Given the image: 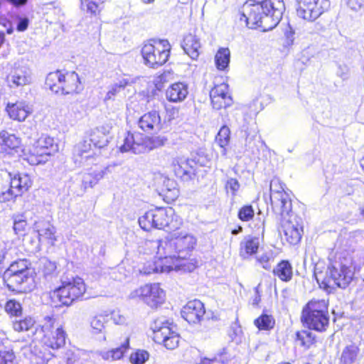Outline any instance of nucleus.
<instances>
[{
	"instance_id": "obj_57",
	"label": "nucleus",
	"mask_w": 364,
	"mask_h": 364,
	"mask_svg": "<svg viewBox=\"0 0 364 364\" xmlns=\"http://www.w3.org/2000/svg\"><path fill=\"white\" fill-rule=\"evenodd\" d=\"M269 260L270 257L267 254H263L257 258V262L259 263L262 267L267 270H269L271 269Z\"/></svg>"
},
{
	"instance_id": "obj_41",
	"label": "nucleus",
	"mask_w": 364,
	"mask_h": 364,
	"mask_svg": "<svg viewBox=\"0 0 364 364\" xmlns=\"http://www.w3.org/2000/svg\"><path fill=\"white\" fill-rule=\"evenodd\" d=\"M36 321L31 316H26L19 320H14L12 326L15 331L23 332L31 330L35 325Z\"/></svg>"
},
{
	"instance_id": "obj_43",
	"label": "nucleus",
	"mask_w": 364,
	"mask_h": 364,
	"mask_svg": "<svg viewBox=\"0 0 364 364\" xmlns=\"http://www.w3.org/2000/svg\"><path fill=\"white\" fill-rule=\"evenodd\" d=\"M92 141L89 139H84L77 144L74 149V154L81 157V159L87 160L91 155L88 154L92 149Z\"/></svg>"
},
{
	"instance_id": "obj_31",
	"label": "nucleus",
	"mask_w": 364,
	"mask_h": 364,
	"mask_svg": "<svg viewBox=\"0 0 364 364\" xmlns=\"http://www.w3.org/2000/svg\"><path fill=\"white\" fill-rule=\"evenodd\" d=\"M273 274L284 282H289L293 277V268L288 260H282L273 269Z\"/></svg>"
},
{
	"instance_id": "obj_17",
	"label": "nucleus",
	"mask_w": 364,
	"mask_h": 364,
	"mask_svg": "<svg viewBox=\"0 0 364 364\" xmlns=\"http://www.w3.org/2000/svg\"><path fill=\"white\" fill-rule=\"evenodd\" d=\"M289 218L282 224V230L285 240L290 245L299 242L303 233V222L301 218L289 213Z\"/></svg>"
},
{
	"instance_id": "obj_22",
	"label": "nucleus",
	"mask_w": 364,
	"mask_h": 364,
	"mask_svg": "<svg viewBox=\"0 0 364 364\" xmlns=\"http://www.w3.org/2000/svg\"><path fill=\"white\" fill-rule=\"evenodd\" d=\"M138 125L145 132L159 131L161 123L159 112L154 110L144 114L138 120Z\"/></svg>"
},
{
	"instance_id": "obj_24",
	"label": "nucleus",
	"mask_w": 364,
	"mask_h": 364,
	"mask_svg": "<svg viewBox=\"0 0 364 364\" xmlns=\"http://www.w3.org/2000/svg\"><path fill=\"white\" fill-rule=\"evenodd\" d=\"M188 94V85L184 82H175L166 90V98L171 102H181Z\"/></svg>"
},
{
	"instance_id": "obj_54",
	"label": "nucleus",
	"mask_w": 364,
	"mask_h": 364,
	"mask_svg": "<svg viewBox=\"0 0 364 364\" xmlns=\"http://www.w3.org/2000/svg\"><path fill=\"white\" fill-rule=\"evenodd\" d=\"M111 318L114 323L117 325H123L127 322V318L119 311H113L111 314Z\"/></svg>"
},
{
	"instance_id": "obj_42",
	"label": "nucleus",
	"mask_w": 364,
	"mask_h": 364,
	"mask_svg": "<svg viewBox=\"0 0 364 364\" xmlns=\"http://www.w3.org/2000/svg\"><path fill=\"white\" fill-rule=\"evenodd\" d=\"M254 323L259 330L269 331L274 328L275 320L272 315L262 314L255 320Z\"/></svg>"
},
{
	"instance_id": "obj_18",
	"label": "nucleus",
	"mask_w": 364,
	"mask_h": 364,
	"mask_svg": "<svg viewBox=\"0 0 364 364\" xmlns=\"http://www.w3.org/2000/svg\"><path fill=\"white\" fill-rule=\"evenodd\" d=\"M172 166L176 176L183 181L190 180L195 175L196 162L193 159L177 157L173 159Z\"/></svg>"
},
{
	"instance_id": "obj_55",
	"label": "nucleus",
	"mask_w": 364,
	"mask_h": 364,
	"mask_svg": "<svg viewBox=\"0 0 364 364\" xmlns=\"http://www.w3.org/2000/svg\"><path fill=\"white\" fill-rule=\"evenodd\" d=\"M286 41L285 45L290 46L294 43L295 31L290 25L288 26L284 33Z\"/></svg>"
},
{
	"instance_id": "obj_15",
	"label": "nucleus",
	"mask_w": 364,
	"mask_h": 364,
	"mask_svg": "<svg viewBox=\"0 0 364 364\" xmlns=\"http://www.w3.org/2000/svg\"><path fill=\"white\" fill-rule=\"evenodd\" d=\"M3 279L7 288L11 291L26 293L35 287L32 272H23L20 274L4 275Z\"/></svg>"
},
{
	"instance_id": "obj_2",
	"label": "nucleus",
	"mask_w": 364,
	"mask_h": 364,
	"mask_svg": "<svg viewBox=\"0 0 364 364\" xmlns=\"http://www.w3.org/2000/svg\"><path fill=\"white\" fill-rule=\"evenodd\" d=\"M284 10L283 0H248L243 6L240 20L250 28L260 27L267 31L278 25Z\"/></svg>"
},
{
	"instance_id": "obj_1",
	"label": "nucleus",
	"mask_w": 364,
	"mask_h": 364,
	"mask_svg": "<svg viewBox=\"0 0 364 364\" xmlns=\"http://www.w3.org/2000/svg\"><path fill=\"white\" fill-rule=\"evenodd\" d=\"M196 238L186 232H175L164 239L157 240L158 260L148 262L140 270L144 274L152 273H168L172 270L192 272L194 264L188 262V259L196 245Z\"/></svg>"
},
{
	"instance_id": "obj_45",
	"label": "nucleus",
	"mask_w": 364,
	"mask_h": 364,
	"mask_svg": "<svg viewBox=\"0 0 364 364\" xmlns=\"http://www.w3.org/2000/svg\"><path fill=\"white\" fill-rule=\"evenodd\" d=\"M149 358V353L145 350L138 349L131 353L129 360L132 364H144Z\"/></svg>"
},
{
	"instance_id": "obj_16",
	"label": "nucleus",
	"mask_w": 364,
	"mask_h": 364,
	"mask_svg": "<svg viewBox=\"0 0 364 364\" xmlns=\"http://www.w3.org/2000/svg\"><path fill=\"white\" fill-rule=\"evenodd\" d=\"M7 85L11 89H16L31 83L32 77L30 69L15 63L6 76Z\"/></svg>"
},
{
	"instance_id": "obj_50",
	"label": "nucleus",
	"mask_w": 364,
	"mask_h": 364,
	"mask_svg": "<svg viewBox=\"0 0 364 364\" xmlns=\"http://www.w3.org/2000/svg\"><path fill=\"white\" fill-rule=\"evenodd\" d=\"M15 359L12 350H0V364H16Z\"/></svg>"
},
{
	"instance_id": "obj_6",
	"label": "nucleus",
	"mask_w": 364,
	"mask_h": 364,
	"mask_svg": "<svg viewBox=\"0 0 364 364\" xmlns=\"http://www.w3.org/2000/svg\"><path fill=\"white\" fill-rule=\"evenodd\" d=\"M22 150L20 157L30 165L36 166L48 161L49 157L57 151L53 138L42 134L35 140L31 146Z\"/></svg>"
},
{
	"instance_id": "obj_8",
	"label": "nucleus",
	"mask_w": 364,
	"mask_h": 364,
	"mask_svg": "<svg viewBox=\"0 0 364 364\" xmlns=\"http://www.w3.org/2000/svg\"><path fill=\"white\" fill-rule=\"evenodd\" d=\"M170 54V46L167 41H154L144 44L141 55L145 65L150 68H158L166 63Z\"/></svg>"
},
{
	"instance_id": "obj_39",
	"label": "nucleus",
	"mask_w": 364,
	"mask_h": 364,
	"mask_svg": "<svg viewBox=\"0 0 364 364\" xmlns=\"http://www.w3.org/2000/svg\"><path fill=\"white\" fill-rule=\"evenodd\" d=\"M4 309L11 317L21 316L23 313L21 304L15 299H8L4 306Z\"/></svg>"
},
{
	"instance_id": "obj_53",
	"label": "nucleus",
	"mask_w": 364,
	"mask_h": 364,
	"mask_svg": "<svg viewBox=\"0 0 364 364\" xmlns=\"http://www.w3.org/2000/svg\"><path fill=\"white\" fill-rule=\"evenodd\" d=\"M122 90L119 88V87L114 83L113 85L109 87V90L105 97L104 101L107 102L109 100H114L115 97Z\"/></svg>"
},
{
	"instance_id": "obj_9",
	"label": "nucleus",
	"mask_w": 364,
	"mask_h": 364,
	"mask_svg": "<svg viewBox=\"0 0 364 364\" xmlns=\"http://www.w3.org/2000/svg\"><path fill=\"white\" fill-rule=\"evenodd\" d=\"M86 291L84 280L80 277L73 278L68 282H63L53 293L52 297L56 298L61 304L71 305L75 300L80 299Z\"/></svg>"
},
{
	"instance_id": "obj_49",
	"label": "nucleus",
	"mask_w": 364,
	"mask_h": 364,
	"mask_svg": "<svg viewBox=\"0 0 364 364\" xmlns=\"http://www.w3.org/2000/svg\"><path fill=\"white\" fill-rule=\"evenodd\" d=\"M257 136V132L255 129L247 132L245 145L247 150L252 151L255 149Z\"/></svg>"
},
{
	"instance_id": "obj_23",
	"label": "nucleus",
	"mask_w": 364,
	"mask_h": 364,
	"mask_svg": "<svg viewBox=\"0 0 364 364\" xmlns=\"http://www.w3.org/2000/svg\"><path fill=\"white\" fill-rule=\"evenodd\" d=\"M158 189L159 194L168 200H176L179 194L178 189L176 188V183L164 176H161L159 178Z\"/></svg>"
},
{
	"instance_id": "obj_63",
	"label": "nucleus",
	"mask_w": 364,
	"mask_h": 364,
	"mask_svg": "<svg viewBox=\"0 0 364 364\" xmlns=\"http://www.w3.org/2000/svg\"><path fill=\"white\" fill-rule=\"evenodd\" d=\"M0 25H2L6 28L7 33L11 34L13 33V28L11 22L1 16H0Z\"/></svg>"
},
{
	"instance_id": "obj_60",
	"label": "nucleus",
	"mask_w": 364,
	"mask_h": 364,
	"mask_svg": "<svg viewBox=\"0 0 364 364\" xmlns=\"http://www.w3.org/2000/svg\"><path fill=\"white\" fill-rule=\"evenodd\" d=\"M348 71L349 70L347 65H339L336 71V74L338 76L345 80L348 77Z\"/></svg>"
},
{
	"instance_id": "obj_14",
	"label": "nucleus",
	"mask_w": 364,
	"mask_h": 364,
	"mask_svg": "<svg viewBox=\"0 0 364 364\" xmlns=\"http://www.w3.org/2000/svg\"><path fill=\"white\" fill-rule=\"evenodd\" d=\"M10 176V187L6 191L0 193V203H5L10 200L21 196L23 193L27 191L31 186L32 181L30 176L26 173H15Z\"/></svg>"
},
{
	"instance_id": "obj_35",
	"label": "nucleus",
	"mask_w": 364,
	"mask_h": 364,
	"mask_svg": "<svg viewBox=\"0 0 364 364\" xmlns=\"http://www.w3.org/2000/svg\"><path fill=\"white\" fill-rule=\"evenodd\" d=\"M29 262L26 259H19L12 262L9 267L4 272V275H14L20 274L23 272H31V269L28 267Z\"/></svg>"
},
{
	"instance_id": "obj_61",
	"label": "nucleus",
	"mask_w": 364,
	"mask_h": 364,
	"mask_svg": "<svg viewBox=\"0 0 364 364\" xmlns=\"http://www.w3.org/2000/svg\"><path fill=\"white\" fill-rule=\"evenodd\" d=\"M347 4L351 9L357 11L364 6V0H348Z\"/></svg>"
},
{
	"instance_id": "obj_27",
	"label": "nucleus",
	"mask_w": 364,
	"mask_h": 364,
	"mask_svg": "<svg viewBox=\"0 0 364 364\" xmlns=\"http://www.w3.org/2000/svg\"><path fill=\"white\" fill-rule=\"evenodd\" d=\"M200 47V38L197 36L189 33L184 37L182 48L191 59L196 60L198 58Z\"/></svg>"
},
{
	"instance_id": "obj_32",
	"label": "nucleus",
	"mask_w": 364,
	"mask_h": 364,
	"mask_svg": "<svg viewBox=\"0 0 364 364\" xmlns=\"http://www.w3.org/2000/svg\"><path fill=\"white\" fill-rule=\"evenodd\" d=\"M151 328L154 333V339L156 338L161 339L162 335L169 333L172 328L171 327V323L165 318H159L154 320L151 326Z\"/></svg>"
},
{
	"instance_id": "obj_62",
	"label": "nucleus",
	"mask_w": 364,
	"mask_h": 364,
	"mask_svg": "<svg viewBox=\"0 0 364 364\" xmlns=\"http://www.w3.org/2000/svg\"><path fill=\"white\" fill-rule=\"evenodd\" d=\"M131 83L130 79L125 76L118 78L115 84L119 87L121 90H123L126 86Z\"/></svg>"
},
{
	"instance_id": "obj_4",
	"label": "nucleus",
	"mask_w": 364,
	"mask_h": 364,
	"mask_svg": "<svg viewBox=\"0 0 364 364\" xmlns=\"http://www.w3.org/2000/svg\"><path fill=\"white\" fill-rule=\"evenodd\" d=\"M353 274L350 266L338 261L332 262L325 274L322 272H317V268L314 271L317 282L325 289H333L335 287L345 289L352 281Z\"/></svg>"
},
{
	"instance_id": "obj_13",
	"label": "nucleus",
	"mask_w": 364,
	"mask_h": 364,
	"mask_svg": "<svg viewBox=\"0 0 364 364\" xmlns=\"http://www.w3.org/2000/svg\"><path fill=\"white\" fill-rule=\"evenodd\" d=\"M45 323L42 326V331L44 333L43 342L44 345L52 349H59L65 344L66 333L63 328L57 327L55 331H50L54 327L55 319L53 316H46L44 318Z\"/></svg>"
},
{
	"instance_id": "obj_51",
	"label": "nucleus",
	"mask_w": 364,
	"mask_h": 364,
	"mask_svg": "<svg viewBox=\"0 0 364 364\" xmlns=\"http://www.w3.org/2000/svg\"><path fill=\"white\" fill-rule=\"evenodd\" d=\"M210 93L211 95H215L218 97H231L228 92V85L225 83H222L215 86Z\"/></svg>"
},
{
	"instance_id": "obj_19",
	"label": "nucleus",
	"mask_w": 364,
	"mask_h": 364,
	"mask_svg": "<svg viewBox=\"0 0 364 364\" xmlns=\"http://www.w3.org/2000/svg\"><path fill=\"white\" fill-rule=\"evenodd\" d=\"M33 229L38 232L40 243L50 246L57 241L55 228L48 221L39 220L34 223Z\"/></svg>"
},
{
	"instance_id": "obj_3",
	"label": "nucleus",
	"mask_w": 364,
	"mask_h": 364,
	"mask_svg": "<svg viewBox=\"0 0 364 364\" xmlns=\"http://www.w3.org/2000/svg\"><path fill=\"white\" fill-rule=\"evenodd\" d=\"M139 226L146 231L152 228L176 231L183 224V220L177 215L172 208H157L146 212L138 220Z\"/></svg>"
},
{
	"instance_id": "obj_52",
	"label": "nucleus",
	"mask_w": 364,
	"mask_h": 364,
	"mask_svg": "<svg viewBox=\"0 0 364 364\" xmlns=\"http://www.w3.org/2000/svg\"><path fill=\"white\" fill-rule=\"evenodd\" d=\"M240 185L236 178H229L225 185V189L228 191H230L232 196H235Z\"/></svg>"
},
{
	"instance_id": "obj_30",
	"label": "nucleus",
	"mask_w": 364,
	"mask_h": 364,
	"mask_svg": "<svg viewBox=\"0 0 364 364\" xmlns=\"http://www.w3.org/2000/svg\"><path fill=\"white\" fill-rule=\"evenodd\" d=\"M259 246V238L251 235L246 236L240 242V255L246 258L250 255H255Z\"/></svg>"
},
{
	"instance_id": "obj_46",
	"label": "nucleus",
	"mask_w": 364,
	"mask_h": 364,
	"mask_svg": "<svg viewBox=\"0 0 364 364\" xmlns=\"http://www.w3.org/2000/svg\"><path fill=\"white\" fill-rule=\"evenodd\" d=\"M210 97L211 99V102L214 109H220L223 107L225 108L229 107L232 104V98L231 97H218L211 95L210 93Z\"/></svg>"
},
{
	"instance_id": "obj_12",
	"label": "nucleus",
	"mask_w": 364,
	"mask_h": 364,
	"mask_svg": "<svg viewBox=\"0 0 364 364\" xmlns=\"http://www.w3.org/2000/svg\"><path fill=\"white\" fill-rule=\"evenodd\" d=\"M329 6L328 0H296V14L304 20L314 21Z\"/></svg>"
},
{
	"instance_id": "obj_36",
	"label": "nucleus",
	"mask_w": 364,
	"mask_h": 364,
	"mask_svg": "<svg viewBox=\"0 0 364 364\" xmlns=\"http://www.w3.org/2000/svg\"><path fill=\"white\" fill-rule=\"evenodd\" d=\"M154 341L159 343H162L167 349L173 350L178 346L179 336L171 328L169 333L162 335L161 339L156 338Z\"/></svg>"
},
{
	"instance_id": "obj_33",
	"label": "nucleus",
	"mask_w": 364,
	"mask_h": 364,
	"mask_svg": "<svg viewBox=\"0 0 364 364\" xmlns=\"http://www.w3.org/2000/svg\"><path fill=\"white\" fill-rule=\"evenodd\" d=\"M143 141V153H145L164 146L166 142L167 139L164 136H155L151 137L144 136Z\"/></svg>"
},
{
	"instance_id": "obj_64",
	"label": "nucleus",
	"mask_w": 364,
	"mask_h": 364,
	"mask_svg": "<svg viewBox=\"0 0 364 364\" xmlns=\"http://www.w3.org/2000/svg\"><path fill=\"white\" fill-rule=\"evenodd\" d=\"M107 170V168H106L104 170L94 171L90 173L93 178V180H96V184L100 179H102L104 177Z\"/></svg>"
},
{
	"instance_id": "obj_47",
	"label": "nucleus",
	"mask_w": 364,
	"mask_h": 364,
	"mask_svg": "<svg viewBox=\"0 0 364 364\" xmlns=\"http://www.w3.org/2000/svg\"><path fill=\"white\" fill-rule=\"evenodd\" d=\"M14 230L18 235H24L27 230V222L23 216H17L14 220Z\"/></svg>"
},
{
	"instance_id": "obj_26",
	"label": "nucleus",
	"mask_w": 364,
	"mask_h": 364,
	"mask_svg": "<svg viewBox=\"0 0 364 364\" xmlns=\"http://www.w3.org/2000/svg\"><path fill=\"white\" fill-rule=\"evenodd\" d=\"M109 128L107 127H97L91 130L90 141H92L96 149L104 151L109 143Z\"/></svg>"
},
{
	"instance_id": "obj_44",
	"label": "nucleus",
	"mask_w": 364,
	"mask_h": 364,
	"mask_svg": "<svg viewBox=\"0 0 364 364\" xmlns=\"http://www.w3.org/2000/svg\"><path fill=\"white\" fill-rule=\"evenodd\" d=\"M105 0H80L81 8L87 13L96 14L100 11V6Z\"/></svg>"
},
{
	"instance_id": "obj_34",
	"label": "nucleus",
	"mask_w": 364,
	"mask_h": 364,
	"mask_svg": "<svg viewBox=\"0 0 364 364\" xmlns=\"http://www.w3.org/2000/svg\"><path fill=\"white\" fill-rule=\"evenodd\" d=\"M230 51L228 48H220L215 55V63L218 70H224L230 63Z\"/></svg>"
},
{
	"instance_id": "obj_58",
	"label": "nucleus",
	"mask_w": 364,
	"mask_h": 364,
	"mask_svg": "<svg viewBox=\"0 0 364 364\" xmlns=\"http://www.w3.org/2000/svg\"><path fill=\"white\" fill-rule=\"evenodd\" d=\"M28 24H29V20H28V18H26V17H24V18L20 17L18 19L16 29L18 31H26L27 29V28L28 26Z\"/></svg>"
},
{
	"instance_id": "obj_11",
	"label": "nucleus",
	"mask_w": 364,
	"mask_h": 364,
	"mask_svg": "<svg viewBox=\"0 0 364 364\" xmlns=\"http://www.w3.org/2000/svg\"><path fill=\"white\" fill-rule=\"evenodd\" d=\"M129 299H140L151 308H157L165 301V292L159 284H146L132 291Z\"/></svg>"
},
{
	"instance_id": "obj_21",
	"label": "nucleus",
	"mask_w": 364,
	"mask_h": 364,
	"mask_svg": "<svg viewBox=\"0 0 364 364\" xmlns=\"http://www.w3.org/2000/svg\"><path fill=\"white\" fill-rule=\"evenodd\" d=\"M144 135L140 133L128 132L119 147L121 152H131L135 154L143 153Z\"/></svg>"
},
{
	"instance_id": "obj_56",
	"label": "nucleus",
	"mask_w": 364,
	"mask_h": 364,
	"mask_svg": "<svg viewBox=\"0 0 364 364\" xmlns=\"http://www.w3.org/2000/svg\"><path fill=\"white\" fill-rule=\"evenodd\" d=\"M82 185L85 189L92 188L96 185V180H93L90 173H85L82 176Z\"/></svg>"
},
{
	"instance_id": "obj_28",
	"label": "nucleus",
	"mask_w": 364,
	"mask_h": 364,
	"mask_svg": "<svg viewBox=\"0 0 364 364\" xmlns=\"http://www.w3.org/2000/svg\"><path fill=\"white\" fill-rule=\"evenodd\" d=\"M0 144L11 150H14L18 156H20L22 150L27 149V148L21 147V141L20 138L5 130L0 132Z\"/></svg>"
},
{
	"instance_id": "obj_10",
	"label": "nucleus",
	"mask_w": 364,
	"mask_h": 364,
	"mask_svg": "<svg viewBox=\"0 0 364 364\" xmlns=\"http://www.w3.org/2000/svg\"><path fill=\"white\" fill-rule=\"evenodd\" d=\"M270 200L274 211L282 216L289 215L291 210V200L284 191L279 179L273 178L270 182Z\"/></svg>"
},
{
	"instance_id": "obj_38",
	"label": "nucleus",
	"mask_w": 364,
	"mask_h": 364,
	"mask_svg": "<svg viewBox=\"0 0 364 364\" xmlns=\"http://www.w3.org/2000/svg\"><path fill=\"white\" fill-rule=\"evenodd\" d=\"M360 350L354 345L346 346L342 352L341 360L343 364H353L357 358Z\"/></svg>"
},
{
	"instance_id": "obj_59",
	"label": "nucleus",
	"mask_w": 364,
	"mask_h": 364,
	"mask_svg": "<svg viewBox=\"0 0 364 364\" xmlns=\"http://www.w3.org/2000/svg\"><path fill=\"white\" fill-rule=\"evenodd\" d=\"M22 132L24 134L27 135L28 138L31 139H34L38 136L36 128L26 127L25 125L22 127Z\"/></svg>"
},
{
	"instance_id": "obj_37",
	"label": "nucleus",
	"mask_w": 364,
	"mask_h": 364,
	"mask_svg": "<svg viewBox=\"0 0 364 364\" xmlns=\"http://www.w3.org/2000/svg\"><path fill=\"white\" fill-rule=\"evenodd\" d=\"M230 130L227 125H223L216 136V141L222 149L221 154L226 156L227 150L225 146L228 145L230 139Z\"/></svg>"
},
{
	"instance_id": "obj_5",
	"label": "nucleus",
	"mask_w": 364,
	"mask_h": 364,
	"mask_svg": "<svg viewBox=\"0 0 364 364\" xmlns=\"http://www.w3.org/2000/svg\"><path fill=\"white\" fill-rule=\"evenodd\" d=\"M46 85L52 92L64 95L79 93L83 88L78 75L74 71L50 73L46 77Z\"/></svg>"
},
{
	"instance_id": "obj_25",
	"label": "nucleus",
	"mask_w": 364,
	"mask_h": 364,
	"mask_svg": "<svg viewBox=\"0 0 364 364\" xmlns=\"http://www.w3.org/2000/svg\"><path fill=\"white\" fill-rule=\"evenodd\" d=\"M6 111L10 118L21 122L27 118L31 112V109L26 102L20 101L16 103H8Z\"/></svg>"
},
{
	"instance_id": "obj_40",
	"label": "nucleus",
	"mask_w": 364,
	"mask_h": 364,
	"mask_svg": "<svg viewBox=\"0 0 364 364\" xmlns=\"http://www.w3.org/2000/svg\"><path fill=\"white\" fill-rule=\"evenodd\" d=\"M106 318L102 316H97L92 318L90 326L93 334H102V339L106 340Z\"/></svg>"
},
{
	"instance_id": "obj_29",
	"label": "nucleus",
	"mask_w": 364,
	"mask_h": 364,
	"mask_svg": "<svg viewBox=\"0 0 364 364\" xmlns=\"http://www.w3.org/2000/svg\"><path fill=\"white\" fill-rule=\"evenodd\" d=\"M129 348V339L127 338L126 341L120 345V346L110 350L98 351L97 353L100 355L103 360L112 362L122 358L124 353Z\"/></svg>"
},
{
	"instance_id": "obj_20",
	"label": "nucleus",
	"mask_w": 364,
	"mask_h": 364,
	"mask_svg": "<svg viewBox=\"0 0 364 364\" xmlns=\"http://www.w3.org/2000/svg\"><path fill=\"white\" fill-rule=\"evenodd\" d=\"M203 304L198 299L188 301L181 310L182 317L188 323H198L205 314Z\"/></svg>"
},
{
	"instance_id": "obj_48",
	"label": "nucleus",
	"mask_w": 364,
	"mask_h": 364,
	"mask_svg": "<svg viewBox=\"0 0 364 364\" xmlns=\"http://www.w3.org/2000/svg\"><path fill=\"white\" fill-rule=\"evenodd\" d=\"M255 215V210L251 205L242 206L238 211V218L244 222L250 221Z\"/></svg>"
},
{
	"instance_id": "obj_7",
	"label": "nucleus",
	"mask_w": 364,
	"mask_h": 364,
	"mask_svg": "<svg viewBox=\"0 0 364 364\" xmlns=\"http://www.w3.org/2000/svg\"><path fill=\"white\" fill-rule=\"evenodd\" d=\"M301 319L310 329L325 331L329 324L328 304L325 300L310 301L302 311Z\"/></svg>"
}]
</instances>
